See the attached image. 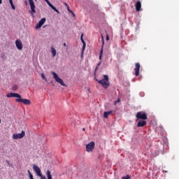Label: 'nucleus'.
I'll return each instance as SVG.
<instances>
[{
  "mask_svg": "<svg viewBox=\"0 0 179 179\" xmlns=\"http://www.w3.org/2000/svg\"><path fill=\"white\" fill-rule=\"evenodd\" d=\"M6 97H16V103H22V104H24L25 106H30L31 104V101H30V99H22V96H20V94L17 93L10 92L6 94Z\"/></svg>",
  "mask_w": 179,
  "mask_h": 179,
  "instance_id": "1",
  "label": "nucleus"
},
{
  "mask_svg": "<svg viewBox=\"0 0 179 179\" xmlns=\"http://www.w3.org/2000/svg\"><path fill=\"white\" fill-rule=\"evenodd\" d=\"M98 83L101 85L104 89H108V86H110V81H108V76L103 75V78L102 80H97Z\"/></svg>",
  "mask_w": 179,
  "mask_h": 179,
  "instance_id": "2",
  "label": "nucleus"
},
{
  "mask_svg": "<svg viewBox=\"0 0 179 179\" xmlns=\"http://www.w3.org/2000/svg\"><path fill=\"white\" fill-rule=\"evenodd\" d=\"M51 73H52V75H53V79H55V82H57V83H59V85H61V86H64L65 87H66L65 83H64V80H62L61 78H59L58 76V74H57V73H55L54 71H51Z\"/></svg>",
  "mask_w": 179,
  "mask_h": 179,
  "instance_id": "3",
  "label": "nucleus"
},
{
  "mask_svg": "<svg viewBox=\"0 0 179 179\" xmlns=\"http://www.w3.org/2000/svg\"><path fill=\"white\" fill-rule=\"evenodd\" d=\"M136 118H138V120H148V115L145 112H138L136 115Z\"/></svg>",
  "mask_w": 179,
  "mask_h": 179,
  "instance_id": "4",
  "label": "nucleus"
},
{
  "mask_svg": "<svg viewBox=\"0 0 179 179\" xmlns=\"http://www.w3.org/2000/svg\"><path fill=\"white\" fill-rule=\"evenodd\" d=\"M25 135H26V133L24 132V131H22L20 134H13V138L14 139H22V138H23Z\"/></svg>",
  "mask_w": 179,
  "mask_h": 179,
  "instance_id": "5",
  "label": "nucleus"
},
{
  "mask_svg": "<svg viewBox=\"0 0 179 179\" xmlns=\"http://www.w3.org/2000/svg\"><path fill=\"white\" fill-rule=\"evenodd\" d=\"M33 169L38 177H43V174L41 173V169H40L38 166H37V165L34 164Z\"/></svg>",
  "mask_w": 179,
  "mask_h": 179,
  "instance_id": "6",
  "label": "nucleus"
},
{
  "mask_svg": "<svg viewBox=\"0 0 179 179\" xmlns=\"http://www.w3.org/2000/svg\"><path fill=\"white\" fill-rule=\"evenodd\" d=\"M93 149H94V142L92 141L86 145L87 152H93Z\"/></svg>",
  "mask_w": 179,
  "mask_h": 179,
  "instance_id": "7",
  "label": "nucleus"
},
{
  "mask_svg": "<svg viewBox=\"0 0 179 179\" xmlns=\"http://www.w3.org/2000/svg\"><path fill=\"white\" fill-rule=\"evenodd\" d=\"M15 45L17 50H23V43L20 40L17 39L15 41Z\"/></svg>",
  "mask_w": 179,
  "mask_h": 179,
  "instance_id": "8",
  "label": "nucleus"
},
{
  "mask_svg": "<svg viewBox=\"0 0 179 179\" xmlns=\"http://www.w3.org/2000/svg\"><path fill=\"white\" fill-rule=\"evenodd\" d=\"M136 12H141L142 10V3L140 1H137L135 4Z\"/></svg>",
  "mask_w": 179,
  "mask_h": 179,
  "instance_id": "9",
  "label": "nucleus"
},
{
  "mask_svg": "<svg viewBox=\"0 0 179 179\" xmlns=\"http://www.w3.org/2000/svg\"><path fill=\"white\" fill-rule=\"evenodd\" d=\"M29 2L32 13H36V5H34V1H33V0H29Z\"/></svg>",
  "mask_w": 179,
  "mask_h": 179,
  "instance_id": "10",
  "label": "nucleus"
},
{
  "mask_svg": "<svg viewBox=\"0 0 179 179\" xmlns=\"http://www.w3.org/2000/svg\"><path fill=\"white\" fill-rule=\"evenodd\" d=\"M139 69H141V64L139 63H136V66H135L136 76H139Z\"/></svg>",
  "mask_w": 179,
  "mask_h": 179,
  "instance_id": "11",
  "label": "nucleus"
},
{
  "mask_svg": "<svg viewBox=\"0 0 179 179\" xmlns=\"http://www.w3.org/2000/svg\"><path fill=\"white\" fill-rule=\"evenodd\" d=\"M146 125V121L145 120H140L138 124L137 127L139 128L141 127H145Z\"/></svg>",
  "mask_w": 179,
  "mask_h": 179,
  "instance_id": "12",
  "label": "nucleus"
},
{
  "mask_svg": "<svg viewBox=\"0 0 179 179\" xmlns=\"http://www.w3.org/2000/svg\"><path fill=\"white\" fill-rule=\"evenodd\" d=\"M51 54L53 57H55V55H57V50H55L54 47H51Z\"/></svg>",
  "mask_w": 179,
  "mask_h": 179,
  "instance_id": "13",
  "label": "nucleus"
},
{
  "mask_svg": "<svg viewBox=\"0 0 179 179\" xmlns=\"http://www.w3.org/2000/svg\"><path fill=\"white\" fill-rule=\"evenodd\" d=\"M46 176L48 179H52V176H51V171L50 170H48L46 171Z\"/></svg>",
  "mask_w": 179,
  "mask_h": 179,
  "instance_id": "14",
  "label": "nucleus"
},
{
  "mask_svg": "<svg viewBox=\"0 0 179 179\" xmlns=\"http://www.w3.org/2000/svg\"><path fill=\"white\" fill-rule=\"evenodd\" d=\"M9 3H10V5H11L12 9H13V10H15L16 9V7L13 4V0H9Z\"/></svg>",
  "mask_w": 179,
  "mask_h": 179,
  "instance_id": "15",
  "label": "nucleus"
},
{
  "mask_svg": "<svg viewBox=\"0 0 179 179\" xmlns=\"http://www.w3.org/2000/svg\"><path fill=\"white\" fill-rule=\"evenodd\" d=\"M45 20H46L45 17H43V18H42V19L38 22V23L43 26V24H44V23H45Z\"/></svg>",
  "mask_w": 179,
  "mask_h": 179,
  "instance_id": "16",
  "label": "nucleus"
},
{
  "mask_svg": "<svg viewBox=\"0 0 179 179\" xmlns=\"http://www.w3.org/2000/svg\"><path fill=\"white\" fill-rule=\"evenodd\" d=\"M53 10H55V12H57V13H59V10H58L57 9V8H55L53 5L51 6L50 7Z\"/></svg>",
  "mask_w": 179,
  "mask_h": 179,
  "instance_id": "17",
  "label": "nucleus"
},
{
  "mask_svg": "<svg viewBox=\"0 0 179 179\" xmlns=\"http://www.w3.org/2000/svg\"><path fill=\"white\" fill-rule=\"evenodd\" d=\"M41 76L42 78V79H43V80H45L47 82V78L45 77V75H44V73H41Z\"/></svg>",
  "mask_w": 179,
  "mask_h": 179,
  "instance_id": "18",
  "label": "nucleus"
},
{
  "mask_svg": "<svg viewBox=\"0 0 179 179\" xmlns=\"http://www.w3.org/2000/svg\"><path fill=\"white\" fill-rule=\"evenodd\" d=\"M43 25H41V24H40L39 22H38L36 25V29H41V27H42Z\"/></svg>",
  "mask_w": 179,
  "mask_h": 179,
  "instance_id": "19",
  "label": "nucleus"
},
{
  "mask_svg": "<svg viewBox=\"0 0 179 179\" xmlns=\"http://www.w3.org/2000/svg\"><path fill=\"white\" fill-rule=\"evenodd\" d=\"M43 25H41V24H40L39 22H38L36 25V29H41V27H42Z\"/></svg>",
  "mask_w": 179,
  "mask_h": 179,
  "instance_id": "20",
  "label": "nucleus"
},
{
  "mask_svg": "<svg viewBox=\"0 0 179 179\" xmlns=\"http://www.w3.org/2000/svg\"><path fill=\"white\" fill-rule=\"evenodd\" d=\"M122 179H131V176H129V175H127L126 176L122 177Z\"/></svg>",
  "mask_w": 179,
  "mask_h": 179,
  "instance_id": "21",
  "label": "nucleus"
},
{
  "mask_svg": "<svg viewBox=\"0 0 179 179\" xmlns=\"http://www.w3.org/2000/svg\"><path fill=\"white\" fill-rule=\"evenodd\" d=\"M100 65H101V62H100L97 64L96 67L95 68L94 72H96V71H97V69H99V66H100Z\"/></svg>",
  "mask_w": 179,
  "mask_h": 179,
  "instance_id": "22",
  "label": "nucleus"
},
{
  "mask_svg": "<svg viewBox=\"0 0 179 179\" xmlns=\"http://www.w3.org/2000/svg\"><path fill=\"white\" fill-rule=\"evenodd\" d=\"M103 117L104 118H108V114L107 113V112L103 113Z\"/></svg>",
  "mask_w": 179,
  "mask_h": 179,
  "instance_id": "23",
  "label": "nucleus"
},
{
  "mask_svg": "<svg viewBox=\"0 0 179 179\" xmlns=\"http://www.w3.org/2000/svg\"><path fill=\"white\" fill-rule=\"evenodd\" d=\"M46 3H47L48 5L50 6V8L52 7V4L50 2V0L46 1Z\"/></svg>",
  "mask_w": 179,
  "mask_h": 179,
  "instance_id": "24",
  "label": "nucleus"
},
{
  "mask_svg": "<svg viewBox=\"0 0 179 179\" xmlns=\"http://www.w3.org/2000/svg\"><path fill=\"white\" fill-rule=\"evenodd\" d=\"M80 39H81V41H82L83 44H85V43H86V42H85V41L83 40V34L81 35Z\"/></svg>",
  "mask_w": 179,
  "mask_h": 179,
  "instance_id": "25",
  "label": "nucleus"
},
{
  "mask_svg": "<svg viewBox=\"0 0 179 179\" xmlns=\"http://www.w3.org/2000/svg\"><path fill=\"white\" fill-rule=\"evenodd\" d=\"M120 101H121V100H120V99H117L114 102L115 106H117V103H120Z\"/></svg>",
  "mask_w": 179,
  "mask_h": 179,
  "instance_id": "26",
  "label": "nucleus"
},
{
  "mask_svg": "<svg viewBox=\"0 0 179 179\" xmlns=\"http://www.w3.org/2000/svg\"><path fill=\"white\" fill-rule=\"evenodd\" d=\"M85 48H86V43H84L83 45V51H85Z\"/></svg>",
  "mask_w": 179,
  "mask_h": 179,
  "instance_id": "27",
  "label": "nucleus"
},
{
  "mask_svg": "<svg viewBox=\"0 0 179 179\" xmlns=\"http://www.w3.org/2000/svg\"><path fill=\"white\" fill-rule=\"evenodd\" d=\"M17 89V85L13 86V90H16Z\"/></svg>",
  "mask_w": 179,
  "mask_h": 179,
  "instance_id": "28",
  "label": "nucleus"
},
{
  "mask_svg": "<svg viewBox=\"0 0 179 179\" xmlns=\"http://www.w3.org/2000/svg\"><path fill=\"white\" fill-rule=\"evenodd\" d=\"M106 113H107L108 115H111V114H113V110L108 111Z\"/></svg>",
  "mask_w": 179,
  "mask_h": 179,
  "instance_id": "29",
  "label": "nucleus"
},
{
  "mask_svg": "<svg viewBox=\"0 0 179 179\" xmlns=\"http://www.w3.org/2000/svg\"><path fill=\"white\" fill-rule=\"evenodd\" d=\"M29 179H34V178H33V175H29Z\"/></svg>",
  "mask_w": 179,
  "mask_h": 179,
  "instance_id": "30",
  "label": "nucleus"
},
{
  "mask_svg": "<svg viewBox=\"0 0 179 179\" xmlns=\"http://www.w3.org/2000/svg\"><path fill=\"white\" fill-rule=\"evenodd\" d=\"M27 173H28V174H29V176L30 175H32L31 173L30 172V170H28V171H27Z\"/></svg>",
  "mask_w": 179,
  "mask_h": 179,
  "instance_id": "31",
  "label": "nucleus"
},
{
  "mask_svg": "<svg viewBox=\"0 0 179 179\" xmlns=\"http://www.w3.org/2000/svg\"><path fill=\"white\" fill-rule=\"evenodd\" d=\"M41 179H47V178H45V176H43L41 177Z\"/></svg>",
  "mask_w": 179,
  "mask_h": 179,
  "instance_id": "32",
  "label": "nucleus"
},
{
  "mask_svg": "<svg viewBox=\"0 0 179 179\" xmlns=\"http://www.w3.org/2000/svg\"><path fill=\"white\" fill-rule=\"evenodd\" d=\"M100 55H103V49L101 50Z\"/></svg>",
  "mask_w": 179,
  "mask_h": 179,
  "instance_id": "33",
  "label": "nucleus"
},
{
  "mask_svg": "<svg viewBox=\"0 0 179 179\" xmlns=\"http://www.w3.org/2000/svg\"><path fill=\"white\" fill-rule=\"evenodd\" d=\"M71 15H72V16H73V17H75V16H76L75 13L73 12V13H71Z\"/></svg>",
  "mask_w": 179,
  "mask_h": 179,
  "instance_id": "34",
  "label": "nucleus"
},
{
  "mask_svg": "<svg viewBox=\"0 0 179 179\" xmlns=\"http://www.w3.org/2000/svg\"><path fill=\"white\" fill-rule=\"evenodd\" d=\"M64 5H65V6H66V8H67L68 6H68V3H64Z\"/></svg>",
  "mask_w": 179,
  "mask_h": 179,
  "instance_id": "35",
  "label": "nucleus"
},
{
  "mask_svg": "<svg viewBox=\"0 0 179 179\" xmlns=\"http://www.w3.org/2000/svg\"><path fill=\"white\" fill-rule=\"evenodd\" d=\"M102 57H103V55H99V59H101Z\"/></svg>",
  "mask_w": 179,
  "mask_h": 179,
  "instance_id": "36",
  "label": "nucleus"
},
{
  "mask_svg": "<svg viewBox=\"0 0 179 179\" xmlns=\"http://www.w3.org/2000/svg\"><path fill=\"white\" fill-rule=\"evenodd\" d=\"M66 8H67V10H68V12H69V11L71 10V9L69 8V6H67Z\"/></svg>",
  "mask_w": 179,
  "mask_h": 179,
  "instance_id": "37",
  "label": "nucleus"
},
{
  "mask_svg": "<svg viewBox=\"0 0 179 179\" xmlns=\"http://www.w3.org/2000/svg\"><path fill=\"white\" fill-rule=\"evenodd\" d=\"M63 45H64V47H66V43H64Z\"/></svg>",
  "mask_w": 179,
  "mask_h": 179,
  "instance_id": "38",
  "label": "nucleus"
},
{
  "mask_svg": "<svg viewBox=\"0 0 179 179\" xmlns=\"http://www.w3.org/2000/svg\"><path fill=\"white\" fill-rule=\"evenodd\" d=\"M69 12V13H73V11H72L71 10H70Z\"/></svg>",
  "mask_w": 179,
  "mask_h": 179,
  "instance_id": "39",
  "label": "nucleus"
},
{
  "mask_svg": "<svg viewBox=\"0 0 179 179\" xmlns=\"http://www.w3.org/2000/svg\"><path fill=\"white\" fill-rule=\"evenodd\" d=\"M108 36H106V40H109Z\"/></svg>",
  "mask_w": 179,
  "mask_h": 179,
  "instance_id": "40",
  "label": "nucleus"
},
{
  "mask_svg": "<svg viewBox=\"0 0 179 179\" xmlns=\"http://www.w3.org/2000/svg\"><path fill=\"white\" fill-rule=\"evenodd\" d=\"M164 173H169L167 171H163Z\"/></svg>",
  "mask_w": 179,
  "mask_h": 179,
  "instance_id": "41",
  "label": "nucleus"
},
{
  "mask_svg": "<svg viewBox=\"0 0 179 179\" xmlns=\"http://www.w3.org/2000/svg\"><path fill=\"white\" fill-rule=\"evenodd\" d=\"M2 4V0H0V5Z\"/></svg>",
  "mask_w": 179,
  "mask_h": 179,
  "instance_id": "42",
  "label": "nucleus"
},
{
  "mask_svg": "<svg viewBox=\"0 0 179 179\" xmlns=\"http://www.w3.org/2000/svg\"><path fill=\"white\" fill-rule=\"evenodd\" d=\"M83 131H86V129L83 128Z\"/></svg>",
  "mask_w": 179,
  "mask_h": 179,
  "instance_id": "43",
  "label": "nucleus"
},
{
  "mask_svg": "<svg viewBox=\"0 0 179 179\" xmlns=\"http://www.w3.org/2000/svg\"><path fill=\"white\" fill-rule=\"evenodd\" d=\"M6 163L9 164V161H6Z\"/></svg>",
  "mask_w": 179,
  "mask_h": 179,
  "instance_id": "44",
  "label": "nucleus"
},
{
  "mask_svg": "<svg viewBox=\"0 0 179 179\" xmlns=\"http://www.w3.org/2000/svg\"><path fill=\"white\" fill-rule=\"evenodd\" d=\"M103 44H104V41L103 40Z\"/></svg>",
  "mask_w": 179,
  "mask_h": 179,
  "instance_id": "45",
  "label": "nucleus"
},
{
  "mask_svg": "<svg viewBox=\"0 0 179 179\" xmlns=\"http://www.w3.org/2000/svg\"><path fill=\"white\" fill-rule=\"evenodd\" d=\"M47 1H48V0H45V2H47Z\"/></svg>",
  "mask_w": 179,
  "mask_h": 179,
  "instance_id": "46",
  "label": "nucleus"
},
{
  "mask_svg": "<svg viewBox=\"0 0 179 179\" xmlns=\"http://www.w3.org/2000/svg\"><path fill=\"white\" fill-rule=\"evenodd\" d=\"M102 40H103V37L102 36Z\"/></svg>",
  "mask_w": 179,
  "mask_h": 179,
  "instance_id": "47",
  "label": "nucleus"
},
{
  "mask_svg": "<svg viewBox=\"0 0 179 179\" xmlns=\"http://www.w3.org/2000/svg\"><path fill=\"white\" fill-rule=\"evenodd\" d=\"M0 124H1V119H0Z\"/></svg>",
  "mask_w": 179,
  "mask_h": 179,
  "instance_id": "48",
  "label": "nucleus"
}]
</instances>
